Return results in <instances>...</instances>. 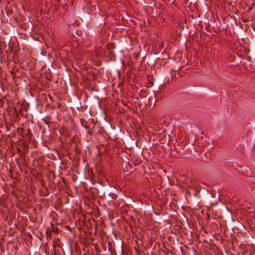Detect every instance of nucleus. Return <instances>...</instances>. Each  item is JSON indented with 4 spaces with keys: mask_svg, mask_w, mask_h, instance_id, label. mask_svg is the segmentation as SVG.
<instances>
[{
    "mask_svg": "<svg viewBox=\"0 0 255 255\" xmlns=\"http://www.w3.org/2000/svg\"><path fill=\"white\" fill-rule=\"evenodd\" d=\"M194 206L195 207L194 208H192V210L193 209L194 210H195V211H197L200 208V205L199 204V203H198L197 204V205H195Z\"/></svg>",
    "mask_w": 255,
    "mask_h": 255,
    "instance_id": "3",
    "label": "nucleus"
},
{
    "mask_svg": "<svg viewBox=\"0 0 255 255\" xmlns=\"http://www.w3.org/2000/svg\"><path fill=\"white\" fill-rule=\"evenodd\" d=\"M219 196V195L216 194V199L215 201H213V200L212 199V198L213 197V196H212L211 198H210L209 199V201L210 202V206H215L218 203L219 201L220 200Z\"/></svg>",
    "mask_w": 255,
    "mask_h": 255,
    "instance_id": "1",
    "label": "nucleus"
},
{
    "mask_svg": "<svg viewBox=\"0 0 255 255\" xmlns=\"http://www.w3.org/2000/svg\"><path fill=\"white\" fill-rule=\"evenodd\" d=\"M243 21L245 23V22H247L248 21L247 19H243Z\"/></svg>",
    "mask_w": 255,
    "mask_h": 255,
    "instance_id": "5",
    "label": "nucleus"
},
{
    "mask_svg": "<svg viewBox=\"0 0 255 255\" xmlns=\"http://www.w3.org/2000/svg\"><path fill=\"white\" fill-rule=\"evenodd\" d=\"M194 5H195V7L196 8V6H197L196 3H195L194 4Z\"/></svg>",
    "mask_w": 255,
    "mask_h": 255,
    "instance_id": "6",
    "label": "nucleus"
},
{
    "mask_svg": "<svg viewBox=\"0 0 255 255\" xmlns=\"http://www.w3.org/2000/svg\"><path fill=\"white\" fill-rule=\"evenodd\" d=\"M192 215H194L195 216V217L197 219V217L196 213H194L193 211H192Z\"/></svg>",
    "mask_w": 255,
    "mask_h": 255,
    "instance_id": "4",
    "label": "nucleus"
},
{
    "mask_svg": "<svg viewBox=\"0 0 255 255\" xmlns=\"http://www.w3.org/2000/svg\"><path fill=\"white\" fill-rule=\"evenodd\" d=\"M192 188H194L195 191V193H194L195 196L199 197V196L198 194L201 190V187L199 186H195L194 187H192Z\"/></svg>",
    "mask_w": 255,
    "mask_h": 255,
    "instance_id": "2",
    "label": "nucleus"
}]
</instances>
